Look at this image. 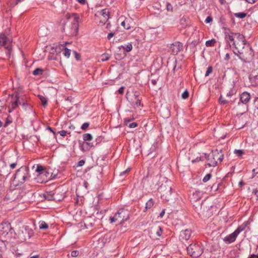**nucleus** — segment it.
<instances>
[{
    "label": "nucleus",
    "mask_w": 258,
    "mask_h": 258,
    "mask_svg": "<svg viewBox=\"0 0 258 258\" xmlns=\"http://www.w3.org/2000/svg\"><path fill=\"white\" fill-rule=\"evenodd\" d=\"M79 20V16L74 14L73 17L68 20L63 24L62 30L67 36L72 37L76 36L78 34Z\"/></svg>",
    "instance_id": "f257e3e1"
},
{
    "label": "nucleus",
    "mask_w": 258,
    "mask_h": 258,
    "mask_svg": "<svg viewBox=\"0 0 258 258\" xmlns=\"http://www.w3.org/2000/svg\"><path fill=\"white\" fill-rule=\"evenodd\" d=\"M205 156L209 162L207 165L209 167L216 166L218 164V161L221 162L223 159V154L222 150H216L213 151L211 154H205Z\"/></svg>",
    "instance_id": "f03ea898"
},
{
    "label": "nucleus",
    "mask_w": 258,
    "mask_h": 258,
    "mask_svg": "<svg viewBox=\"0 0 258 258\" xmlns=\"http://www.w3.org/2000/svg\"><path fill=\"white\" fill-rule=\"evenodd\" d=\"M237 52L238 53L234 51V54L237 55L239 59L244 61L252 59L254 56L253 49L249 45L244 46L243 49L238 50Z\"/></svg>",
    "instance_id": "7ed1b4c3"
},
{
    "label": "nucleus",
    "mask_w": 258,
    "mask_h": 258,
    "mask_svg": "<svg viewBox=\"0 0 258 258\" xmlns=\"http://www.w3.org/2000/svg\"><path fill=\"white\" fill-rule=\"evenodd\" d=\"M29 177L28 169L26 167H22L17 170L15 173L14 180L18 182V184H22Z\"/></svg>",
    "instance_id": "20e7f679"
},
{
    "label": "nucleus",
    "mask_w": 258,
    "mask_h": 258,
    "mask_svg": "<svg viewBox=\"0 0 258 258\" xmlns=\"http://www.w3.org/2000/svg\"><path fill=\"white\" fill-rule=\"evenodd\" d=\"M171 186L169 182L166 181L162 184L159 188L161 198L166 201H169L171 195Z\"/></svg>",
    "instance_id": "39448f33"
},
{
    "label": "nucleus",
    "mask_w": 258,
    "mask_h": 258,
    "mask_svg": "<svg viewBox=\"0 0 258 258\" xmlns=\"http://www.w3.org/2000/svg\"><path fill=\"white\" fill-rule=\"evenodd\" d=\"M188 254L194 257H198L203 252V249L199 244L192 243L187 247Z\"/></svg>",
    "instance_id": "423d86ee"
},
{
    "label": "nucleus",
    "mask_w": 258,
    "mask_h": 258,
    "mask_svg": "<svg viewBox=\"0 0 258 258\" xmlns=\"http://www.w3.org/2000/svg\"><path fill=\"white\" fill-rule=\"evenodd\" d=\"M33 231L28 226H26L22 227L18 231V238L21 241H26L29 239L33 235Z\"/></svg>",
    "instance_id": "0eeeda50"
},
{
    "label": "nucleus",
    "mask_w": 258,
    "mask_h": 258,
    "mask_svg": "<svg viewBox=\"0 0 258 258\" xmlns=\"http://www.w3.org/2000/svg\"><path fill=\"white\" fill-rule=\"evenodd\" d=\"M245 225H240L231 234L224 237L223 239L227 243H231L235 241L238 235L244 230Z\"/></svg>",
    "instance_id": "6e6552de"
},
{
    "label": "nucleus",
    "mask_w": 258,
    "mask_h": 258,
    "mask_svg": "<svg viewBox=\"0 0 258 258\" xmlns=\"http://www.w3.org/2000/svg\"><path fill=\"white\" fill-rule=\"evenodd\" d=\"M250 99V95L247 92H244L240 95V99L238 102L242 103H241V107L244 111H248L247 103L249 101Z\"/></svg>",
    "instance_id": "1a4fd4ad"
},
{
    "label": "nucleus",
    "mask_w": 258,
    "mask_h": 258,
    "mask_svg": "<svg viewBox=\"0 0 258 258\" xmlns=\"http://www.w3.org/2000/svg\"><path fill=\"white\" fill-rule=\"evenodd\" d=\"M234 35L237 40V42H236V46H235V49L237 50L241 48L243 49L246 44V41L244 36L239 33H234Z\"/></svg>",
    "instance_id": "9d476101"
},
{
    "label": "nucleus",
    "mask_w": 258,
    "mask_h": 258,
    "mask_svg": "<svg viewBox=\"0 0 258 258\" xmlns=\"http://www.w3.org/2000/svg\"><path fill=\"white\" fill-rule=\"evenodd\" d=\"M115 215L116 216L117 221L119 222L120 223L127 220L129 218L128 212L122 209L119 210L115 214Z\"/></svg>",
    "instance_id": "9b49d317"
},
{
    "label": "nucleus",
    "mask_w": 258,
    "mask_h": 258,
    "mask_svg": "<svg viewBox=\"0 0 258 258\" xmlns=\"http://www.w3.org/2000/svg\"><path fill=\"white\" fill-rule=\"evenodd\" d=\"M183 48V45L180 42H175L174 43H172L170 47L171 49V52L173 54H177Z\"/></svg>",
    "instance_id": "f8f14e48"
},
{
    "label": "nucleus",
    "mask_w": 258,
    "mask_h": 258,
    "mask_svg": "<svg viewBox=\"0 0 258 258\" xmlns=\"http://www.w3.org/2000/svg\"><path fill=\"white\" fill-rule=\"evenodd\" d=\"M101 17L99 23L102 25H104L109 19V12L107 9H103L100 12Z\"/></svg>",
    "instance_id": "ddd939ff"
},
{
    "label": "nucleus",
    "mask_w": 258,
    "mask_h": 258,
    "mask_svg": "<svg viewBox=\"0 0 258 258\" xmlns=\"http://www.w3.org/2000/svg\"><path fill=\"white\" fill-rule=\"evenodd\" d=\"M191 235V231L188 229L182 230L180 232L179 237L180 239L187 240Z\"/></svg>",
    "instance_id": "4468645a"
},
{
    "label": "nucleus",
    "mask_w": 258,
    "mask_h": 258,
    "mask_svg": "<svg viewBox=\"0 0 258 258\" xmlns=\"http://www.w3.org/2000/svg\"><path fill=\"white\" fill-rule=\"evenodd\" d=\"M15 99V101L12 103V109H9V112H11L12 110L15 109L19 104H21V101L18 94H16Z\"/></svg>",
    "instance_id": "2eb2a0df"
},
{
    "label": "nucleus",
    "mask_w": 258,
    "mask_h": 258,
    "mask_svg": "<svg viewBox=\"0 0 258 258\" xmlns=\"http://www.w3.org/2000/svg\"><path fill=\"white\" fill-rule=\"evenodd\" d=\"M241 103L240 102H238L237 104L234 106L233 109L234 110L237 114L242 115L247 111H244L241 107Z\"/></svg>",
    "instance_id": "dca6fc26"
},
{
    "label": "nucleus",
    "mask_w": 258,
    "mask_h": 258,
    "mask_svg": "<svg viewBox=\"0 0 258 258\" xmlns=\"http://www.w3.org/2000/svg\"><path fill=\"white\" fill-rule=\"evenodd\" d=\"M58 189H56L54 192L53 191H50L49 192H47V195H50L51 196V199H53L54 200H57V201H60V199L57 198L56 197V196L58 194Z\"/></svg>",
    "instance_id": "f3484780"
},
{
    "label": "nucleus",
    "mask_w": 258,
    "mask_h": 258,
    "mask_svg": "<svg viewBox=\"0 0 258 258\" xmlns=\"http://www.w3.org/2000/svg\"><path fill=\"white\" fill-rule=\"evenodd\" d=\"M201 192L199 191H196V192L193 194L192 197L191 198V201L192 202H197L200 199Z\"/></svg>",
    "instance_id": "a211bd4d"
},
{
    "label": "nucleus",
    "mask_w": 258,
    "mask_h": 258,
    "mask_svg": "<svg viewBox=\"0 0 258 258\" xmlns=\"http://www.w3.org/2000/svg\"><path fill=\"white\" fill-rule=\"evenodd\" d=\"M1 227H2V228L4 230L3 233H8L9 231L11 229V225L10 223H2Z\"/></svg>",
    "instance_id": "6ab92c4d"
},
{
    "label": "nucleus",
    "mask_w": 258,
    "mask_h": 258,
    "mask_svg": "<svg viewBox=\"0 0 258 258\" xmlns=\"http://www.w3.org/2000/svg\"><path fill=\"white\" fill-rule=\"evenodd\" d=\"M121 48H122L126 52H130L132 50L133 46L132 43H128L127 44H125L124 45H121L118 47V49H120Z\"/></svg>",
    "instance_id": "aec40b11"
},
{
    "label": "nucleus",
    "mask_w": 258,
    "mask_h": 258,
    "mask_svg": "<svg viewBox=\"0 0 258 258\" xmlns=\"http://www.w3.org/2000/svg\"><path fill=\"white\" fill-rule=\"evenodd\" d=\"M225 38L226 40L227 41H231L232 42L233 45H234V47H235V46H236V41L234 40L233 36L228 34L227 32L225 33Z\"/></svg>",
    "instance_id": "412c9836"
},
{
    "label": "nucleus",
    "mask_w": 258,
    "mask_h": 258,
    "mask_svg": "<svg viewBox=\"0 0 258 258\" xmlns=\"http://www.w3.org/2000/svg\"><path fill=\"white\" fill-rule=\"evenodd\" d=\"M154 205V202L152 199L149 200L146 204L144 212H146L148 209L151 208Z\"/></svg>",
    "instance_id": "4be33fe9"
},
{
    "label": "nucleus",
    "mask_w": 258,
    "mask_h": 258,
    "mask_svg": "<svg viewBox=\"0 0 258 258\" xmlns=\"http://www.w3.org/2000/svg\"><path fill=\"white\" fill-rule=\"evenodd\" d=\"M67 44H69L68 42H66L65 44L62 45V47H64V52L63 55L67 57H69L71 54V49L67 48L66 47V45Z\"/></svg>",
    "instance_id": "5701e85b"
},
{
    "label": "nucleus",
    "mask_w": 258,
    "mask_h": 258,
    "mask_svg": "<svg viewBox=\"0 0 258 258\" xmlns=\"http://www.w3.org/2000/svg\"><path fill=\"white\" fill-rule=\"evenodd\" d=\"M38 97L41 100L42 105L44 107H45L47 105V99L45 97L40 95H38Z\"/></svg>",
    "instance_id": "b1692460"
},
{
    "label": "nucleus",
    "mask_w": 258,
    "mask_h": 258,
    "mask_svg": "<svg viewBox=\"0 0 258 258\" xmlns=\"http://www.w3.org/2000/svg\"><path fill=\"white\" fill-rule=\"evenodd\" d=\"M134 97L136 100L135 103L134 104V107H138L141 105V100L138 98V95L135 93Z\"/></svg>",
    "instance_id": "393cba45"
},
{
    "label": "nucleus",
    "mask_w": 258,
    "mask_h": 258,
    "mask_svg": "<svg viewBox=\"0 0 258 258\" xmlns=\"http://www.w3.org/2000/svg\"><path fill=\"white\" fill-rule=\"evenodd\" d=\"M83 139L85 141H89L92 140V136L90 134H85L83 136Z\"/></svg>",
    "instance_id": "a878e982"
},
{
    "label": "nucleus",
    "mask_w": 258,
    "mask_h": 258,
    "mask_svg": "<svg viewBox=\"0 0 258 258\" xmlns=\"http://www.w3.org/2000/svg\"><path fill=\"white\" fill-rule=\"evenodd\" d=\"M48 227V224L44 221H41L39 223L40 229H46Z\"/></svg>",
    "instance_id": "bb28decb"
},
{
    "label": "nucleus",
    "mask_w": 258,
    "mask_h": 258,
    "mask_svg": "<svg viewBox=\"0 0 258 258\" xmlns=\"http://www.w3.org/2000/svg\"><path fill=\"white\" fill-rule=\"evenodd\" d=\"M236 18H238L240 19H243L245 18L246 16V13L243 12L237 13L234 14Z\"/></svg>",
    "instance_id": "cd10ccee"
},
{
    "label": "nucleus",
    "mask_w": 258,
    "mask_h": 258,
    "mask_svg": "<svg viewBox=\"0 0 258 258\" xmlns=\"http://www.w3.org/2000/svg\"><path fill=\"white\" fill-rule=\"evenodd\" d=\"M43 70L42 69L37 68L33 72V74L35 76L39 75L42 74Z\"/></svg>",
    "instance_id": "c85d7f7f"
},
{
    "label": "nucleus",
    "mask_w": 258,
    "mask_h": 258,
    "mask_svg": "<svg viewBox=\"0 0 258 258\" xmlns=\"http://www.w3.org/2000/svg\"><path fill=\"white\" fill-rule=\"evenodd\" d=\"M215 42H216V40L214 39H211L210 40H208L206 42V45L207 47L212 46L214 45V44L215 43Z\"/></svg>",
    "instance_id": "c756f323"
},
{
    "label": "nucleus",
    "mask_w": 258,
    "mask_h": 258,
    "mask_svg": "<svg viewBox=\"0 0 258 258\" xmlns=\"http://www.w3.org/2000/svg\"><path fill=\"white\" fill-rule=\"evenodd\" d=\"M44 171V169L43 167L40 165H37V168L36 169V171L38 172L39 174L43 173V172Z\"/></svg>",
    "instance_id": "7c9ffc66"
},
{
    "label": "nucleus",
    "mask_w": 258,
    "mask_h": 258,
    "mask_svg": "<svg viewBox=\"0 0 258 258\" xmlns=\"http://www.w3.org/2000/svg\"><path fill=\"white\" fill-rule=\"evenodd\" d=\"M110 58V55L108 53H104L101 55V60L105 61Z\"/></svg>",
    "instance_id": "2f4dec72"
},
{
    "label": "nucleus",
    "mask_w": 258,
    "mask_h": 258,
    "mask_svg": "<svg viewBox=\"0 0 258 258\" xmlns=\"http://www.w3.org/2000/svg\"><path fill=\"white\" fill-rule=\"evenodd\" d=\"M234 153L235 154H236L238 157H240V156H241L244 154L243 150H237V149H235L234 151Z\"/></svg>",
    "instance_id": "473e14b6"
},
{
    "label": "nucleus",
    "mask_w": 258,
    "mask_h": 258,
    "mask_svg": "<svg viewBox=\"0 0 258 258\" xmlns=\"http://www.w3.org/2000/svg\"><path fill=\"white\" fill-rule=\"evenodd\" d=\"M212 175L210 173L207 174L203 179V181L206 182L211 178Z\"/></svg>",
    "instance_id": "72a5a7b5"
},
{
    "label": "nucleus",
    "mask_w": 258,
    "mask_h": 258,
    "mask_svg": "<svg viewBox=\"0 0 258 258\" xmlns=\"http://www.w3.org/2000/svg\"><path fill=\"white\" fill-rule=\"evenodd\" d=\"M89 122H85L82 125L81 128L83 131H85L89 127Z\"/></svg>",
    "instance_id": "f704fd0d"
},
{
    "label": "nucleus",
    "mask_w": 258,
    "mask_h": 258,
    "mask_svg": "<svg viewBox=\"0 0 258 258\" xmlns=\"http://www.w3.org/2000/svg\"><path fill=\"white\" fill-rule=\"evenodd\" d=\"M213 71V68L211 66L209 67L207 69V70L205 74V77H207L210 74H211L212 72Z\"/></svg>",
    "instance_id": "c9c22d12"
},
{
    "label": "nucleus",
    "mask_w": 258,
    "mask_h": 258,
    "mask_svg": "<svg viewBox=\"0 0 258 258\" xmlns=\"http://www.w3.org/2000/svg\"><path fill=\"white\" fill-rule=\"evenodd\" d=\"M181 96L183 99H186L189 96V93L187 90H185L181 95Z\"/></svg>",
    "instance_id": "e433bc0d"
},
{
    "label": "nucleus",
    "mask_w": 258,
    "mask_h": 258,
    "mask_svg": "<svg viewBox=\"0 0 258 258\" xmlns=\"http://www.w3.org/2000/svg\"><path fill=\"white\" fill-rule=\"evenodd\" d=\"M73 53L75 55V57L77 60H79L80 59V55L76 51H74Z\"/></svg>",
    "instance_id": "4c0bfd02"
},
{
    "label": "nucleus",
    "mask_w": 258,
    "mask_h": 258,
    "mask_svg": "<svg viewBox=\"0 0 258 258\" xmlns=\"http://www.w3.org/2000/svg\"><path fill=\"white\" fill-rule=\"evenodd\" d=\"M79 254V251L78 250H74L71 252V256L72 257H76Z\"/></svg>",
    "instance_id": "58836bf2"
},
{
    "label": "nucleus",
    "mask_w": 258,
    "mask_h": 258,
    "mask_svg": "<svg viewBox=\"0 0 258 258\" xmlns=\"http://www.w3.org/2000/svg\"><path fill=\"white\" fill-rule=\"evenodd\" d=\"M219 100L220 103L222 104H225L228 103V102L226 100L223 98L222 96H220Z\"/></svg>",
    "instance_id": "ea45409f"
},
{
    "label": "nucleus",
    "mask_w": 258,
    "mask_h": 258,
    "mask_svg": "<svg viewBox=\"0 0 258 258\" xmlns=\"http://www.w3.org/2000/svg\"><path fill=\"white\" fill-rule=\"evenodd\" d=\"M134 119V118L132 117V118H125L124 119V124L125 125H127V123L130 122L131 120H133Z\"/></svg>",
    "instance_id": "a19ab883"
},
{
    "label": "nucleus",
    "mask_w": 258,
    "mask_h": 258,
    "mask_svg": "<svg viewBox=\"0 0 258 258\" xmlns=\"http://www.w3.org/2000/svg\"><path fill=\"white\" fill-rule=\"evenodd\" d=\"M117 218L116 216H115V215L113 217H110L109 218L110 223H113V222L117 221V218Z\"/></svg>",
    "instance_id": "79ce46f5"
},
{
    "label": "nucleus",
    "mask_w": 258,
    "mask_h": 258,
    "mask_svg": "<svg viewBox=\"0 0 258 258\" xmlns=\"http://www.w3.org/2000/svg\"><path fill=\"white\" fill-rule=\"evenodd\" d=\"M253 115L255 117H258V106H255V108L253 110Z\"/></svg>",
    "instance_id": "37998d69"
},
{
    "label": "nucleus",
    "mask_w": 258,
    "mask_h": 258,
    "mask_svg": "<svg viewBox=\"0 0 258 258\" xmlns=\"http://www.w3.org/2000/svg\"><path fill=\"white\" fill-rule=\"evenodd\" d=\"M138 125V123L137 122H134L132 123H131L128 124V127L130 128H135L137 127Z\"/></svg>",
    "instance_id": "c03bdc74"
},
{
    "label": "nucleus",
    "mask_w": 258,
    "mask_h": 258,
    "mask_svg": "<svg viewBox=\"0 0 258 258\" xmlns=\"http://www.w3.org/2000/svg\"><path fill=\"white\" fill-rule=\"evenodd\" d=\"M213 20V18L211 16H208L207 17V18L205 20V22L206 23H210Z\"/></svg>",
    "instance_id": "a18cd8bd"
},
{
    "label": "nucleus",
    "mask_w": 258,
    "mask_h": 258,
    "mask_svg": "<svg viewBox=\"0 0 258 258\" xmlns=\"http://www.w3.org/2000/svg\"><path fill=\"white\" fill-rule=\"evenodd\" d=\"M162 231L161 230V227H158V229L156 231V234L158 236H160L161 235V234H162Z\"/></svg>",
    "instance_id": "49530a36"
},
{
    "label": "nucleus",
    "mask_w": 258,
    "mask_h": 258,
    "mask_svg": "<svg viewBox=\"0 0 258 258\" xmlns=\"http://www.w3.org/2000/svg\"><path fill=\"white\" fill-rule=\"evenodd\" d=\"M166 9H167V11H172V5L170 4L167 3L166 4Z\"/></svg>",
    "instance_id": "de8ad7c7"
},
{
    "label": "nucleus",
    "mask_w": 258,
    "mask_h": 258,
    "mask_svg": "<svg viewBox=\"0 0 258 258\" xmlns=\"http://www.w3.org/2000/svg\"><path fill=\"white\" fill-rule=\"evenodd\" d=\"M124 88H125L123 86H122L120 88H119V89L118 90V93L120 94H122L124 92Z\"/></svg>",
    "instance_id": "09e8293b"
},
{
    "label": "nucleus",
    "mask_w": 258,
    "mask_h": 258,
    "mask_svg": "<svg viewBox=\"0 0 258 258\" xmlns=\"http://www.w3.org/2000/svg\"><path fill=\"white\" fill-rule=\"evenodd\" d=\"M60 135L62 137H64L67 134V132L64 130L60 131L58 132Z\"/></svg>",
    "instance_id": "8fccbe9b"
},
{
    "label": "nucleus",
    "mask_w": 258,
    "mask_h": 258,
    "mask_svg": "<svg viewBox=\"0 0 258 258\" xmlns=\"http://www.w3.org/2000/svg\"><path fill=\"white\" fill-rule=\"evenodd\" d=\"M11 122H12V120L9 119V118L8 117L6 122L4 124V126L5 127L7 126L8 125V124L11 123Z\"/></svg>",
    "instance_id": "3c124183"
},
{
    "label": "nucleus",
    "mask_w": 258,
    "mask_h": 258,
    "mask_svg": "<svg viewBox=\"0 0 258 258\" xmlns=\"http://www.w3.org/2000/svg\"><path fill=\"white\" fill-rule=\"evenodd\" d=\"M121 26H122L125 29H129L130 28V27L128 26V25L127 26H126L125 25V21H123L121 22Z\"/></svg>",
    "instance_id": "603ef678"
},
{
    "label": "nucleus",
    "mask_w": 258,
    "mask_h": 258,
    "mask_svg": "<svg viewBox=\"0 0 258 258\" xmlns=\"http://www.w3.org/2000/svg\"><path fill=\"white\" fill-rule=\"evenodd\" d=\"M85 164V161L84 160H81L78 162V166H82L84 165Z\"/></svg>",
    "instance_id": "864d4df0"
},
{
    "label": "nucleus",
    "mask_w": 258,
    "mask_h": 258,
    "mask_svg": "<svg viewBox=\"0 0 258 258\" xmlns=\"http://www.w3.org/2000/svg\"><path fill=\"white\" fill-rule=\"evenodd\" d=\"M115 34V33H110L108 34V35H107V38L108 39H110L111 37H112Z\"/></svg>",
    "instance_id": "5fc2aeb1"
},
{
    "label": "nucleus",
    "mask_w": 258,
    "mask_h": 258,
    "mask_svg": "<svg viewBox=\"0 0 258 258\" xmlns=\"http://www.w3.org/2000/svg\"><path fill=\"white\" fill-rule=\"evenodd\" d=\"M16 165H17V163L16 162L12 163V164H10V167L12 169H14V168H15L16 167Z\"/></svg>",
    "instance_id": "6e6d98bb"
},
{
    "label": "nucleus",
    "mask_w": 258,
    "mask_h": 258,
    "mask_svg": "<svg viewBox=\"0 0 258 258\" xmlns=\"http://www.w3.org/2000/svg\"><path fill=\"white\" fill-rule=\"evenodd\" d=\"M20 99L21 101V104H22L23 106H25V105H27V104L26 102H25L23 98H21V99L20 98Z\"/></svg>",
    "instance_id": "4d7b16f0"
},
{
    "label": "nucleus",
    "mask_w": 258,
    "mask_h": 258,
    "mask_svg": "<svg viewBox=\"0 0 258 258\" xmlns=\"http://www.w3.org/2000/svg\"><path fill=\"white\" fill-rule=\"evenodd\" d=\"M247 3L250 4L254 3L257 0H245Z\"/></svg>",
    "instance_id": "13d9d810"
},
{
    "label": "nucleus",
    "mask_w": 258,
    "mask_h": 258,
    "mask_svg": "<svg viewBox=\"0 0 258 258\" xmlns=\"http://www.w3.org/2000/svg\"><path fill=\"white\" fill-rule=\"evenodd\" d=\"M230 59V55H229V53H227L226 55H225V60H228Z\"/></svg>",
    "instance_id": "bf43d9fd"
},
{
    "label": "nucleus",
    "mask_w": 258,
    "mask_h": 258,
    "mask_svg": "<svg viewBox=\"0 0 258 258\" xmlns=\"http://www.w3.org/2000/svg\"><path fill=\"white\" fill-rule=\"evenodd\" d=\"M201 159V157H197L195 160H193L192 161V162H198V161H200Z\"/></svg>",
    "instance_id": "052dcab7"
},
{
    "label": "nucleus",
    "mask_w": 258,
    "mask_h": 258,
    "mask_svg": "<svg viewBox=\"0 0 258 258\" xmlns=\"http://www.w3.org/2000/svg\"><path fill=\"white\" fill-rule=\"evenodd\" d=\"M252 173H253V177L255 175H256V174L258 173V171H256L255 169H253L252 170Z\"/></svg>",
    "instance_id": "680f3d73"
},
{
    "label": "nucleus",
    "mask_w": 258,
    "mask_h": 258,
    "mask_svg": "<svg viewBox=\"0 0 258 258\" xmlns=\"http://www.w3.org/2000/svg\"><path fill=\"white\" fill-rule=\"evenodd\" d=\"M79 3L81 4H85L86 3V0H77Z\"/></svg>",
    "instance_id": "e2e57ef3"
},
{
    "label": "nucleus",
    "mask_w": 258,
    "mask_h": 258,
    "mask_svg": "<svg viewBox=\"0 0 258 258\" xmlns=\"http://www.w3.org/2000/svg\"><path fill=\"white\" fill-rule=\"evenodd\" d=\"M164 214H165V210H163L160 214V217H161V218L163 217Z\"/></svg>",
    "instance_id": "0e129e2a"
},
{
    "label": "nucleus",
    "mask_w": 258,
    "mask_h": 258,
    "mask_svg": "<svg viewBox=\"0 0 258 258\" xmlns=\"http://www.w3.org/2000/svg\"><path fill=\"white\" fill-rule=\"evenodd\" d=\"M30 258H39V255L36 254L33 256H31Z\"/></svg>",
    "instance_id": "69168bd1"
},
{
    "label": "nucleus",
    "mask_w": 258,
    "mask_h": 258,
    "mask_svg": "<svg viewBox=\"0 0 258 258\" xmlns=\"http://www.w3.org/2000/svg\"><path fill=\"white\" fill-rule=\"evenodd\" d=\"M151 83L153 85H155L157 84V81L156 80H152Z\"/></svg>",
    "instance_id": "338daca9"
},
{
    "label": "nucleus",
    "mask_w": 258,
    "mask_h": 258,
    "mask_svg": "<svg viewBox=\"0 0 258 258\" xmlns=\"http://www.w3.org/2000/svg\"><path fill=\"white\" fill-rule=\"evenodd\" d=\"M248 258H258L257 256H256L255 254H252L250 255V257H249Z\"/></svg>",
    "instance_id": "774afa93"
}]
</instances>
